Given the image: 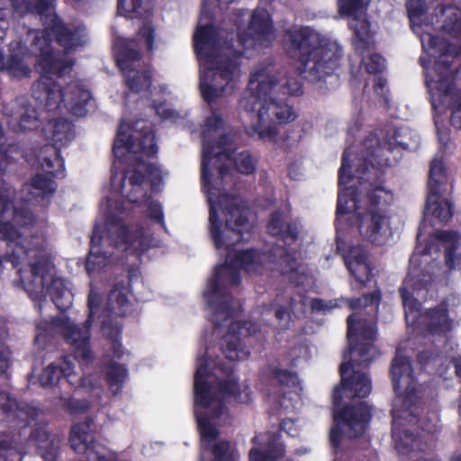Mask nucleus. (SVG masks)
<instances>
[{"mask_svg":"<svg viewBox=\"0 0 461 461\" xmlns=\"http://www.w3.org/2000/svg\"><path fill=\"white\" fill-rule=\"evenodd\" d=\"M272 33V20L265 9L254 10L248 28L238 33L242 50H235L229 42L221 47L219 32L212 23L197 27L193 38L194 50L204 68L199 87L207 104L214 103L228 88H234L240 75V59L244 56V50L263 45Z\"/></svg>","mask_w":461,"mask_h":461,"instance_id":"nucleus-1","label":"nucleus"},{"mask_svg":"<svg viewBox=\"0 0 461 461\" xmlns=\"http://www.w3.org/2000/svg\"><path fill=\"white\" fill-rule=\"evenodd\" d=\"M378 155L375 154L373 159L357 167L360 188H347L345 194L339 193L336 214H348L350 212L348 204L351 203L353 211L357 213L361 236L373 244L383 245L390 231L388 207L393 201V194L384 186L385 169L397 163V158H386L380 161Z\"/></svg>","mask_w":461,"mask_h":461,"instance_id":"nucleus-2","label":"nucleus"},{"mask_svg":"<svg viewBox=\"0 0 461 461\" xmlns=\"http://www.w3.org/2000/svg\"><path fill=\"white\" fill-rule=\"evenodd\" d=\"M0 240L7 243L6 261L14 267L23 262L30 267L29 277H24L19 270L21 283L29 297L41 302L49 294L56 307L65 312L72 304L73 294L65 280L51 273L54 266L46 252L44 236L33 234L29 239L12 221H0Z\"/></svg>","mask_w":461,"mask_h":461,"instance_id":"nucleus-3","label":"nucleus"},{"mask_svg":"<svg viewBox=\"0 0 461 461\" xmlns=\"http://www.w3.org/2000/svg\"><path fill=\"white\" fill-rule=\"evenodd\" d=\"M390 375L393 391L396 393L394 406L392 411V438L395 449L402 455L411 452H425L429 449L428 442L418 433L402 428L400 420L420 425V413L423 411V402L420 389L413 374L411 361L404 356L396 355L392 361Z\"/></svg>","mask_w":461,"mask_h":461,"instance_id":"nucleus-4","label":"nucleus"},{"mask_svg":"<svg viewBox=\"0 0 461 461\" xmlns=\"http://www.w3.org/2000/svg\"><path fill=\"white\" fill-rule=\"evenodd\" d=\"M76 63L73 58L55 52L50 49L42 50L37 60L41 76L32 86V95L40 103H44L49 112L60 108L61 104L77 117L86 116L92 99L89 90L78 83L71 82L65 88L51 76L62 77L69 74Z\"/></svg>","mask_w":461,"mask_h":461,"instance_id":"nucleus-5","label":"nucleus"},{"mask_svg":"<svg viewBox=\"0 0 461 461\" xmlns=\"http://www.w3.org/2000/svg\"><path fill=\"white\" fill-rule=\"evenodd\" d=\"M287 54L298 63L299 75L319 83L336 74L343 58L342 48L309 26L285 31Z\"/></svg>","mask_w":461,"mask_h":461,"instance_id":"nucleus-6","label":"nucleus"},{"mask_svg":"<svg viewBox=\"0 0 461 461\" xmlns=\"http://www.w3.org/2000/svg\"><path fill=\"white\" fill-rule=\"evenodd\" d=\"M209 228L215 248L226 249V259L232 267L240 270L257 265L258 252L254 249L236 251L230 257L233 247L241 241L243 230L249 223L246 208L238 203L236 197L227 193L220 194L216 202L212 198H209Z\"/></svg>","mask_w":461,"mask_h":461,"instance_id":"nucleus-7","label":"nucleus"},{"mask_svg":"<svg viewBox=\"0 0 461 461\" xmlns=\"http://www.w3.org/2000/svg\"><path fill=\"white\" fill-rule=\"evenodd\" d=\"M348 351L344 353V362L339 366L344 387L355 391L356 395H369L372 390L371 379L367 374L357 368H366L376 355V321L367 319L347 318Z\"/></svg>","mask_w":461,"mask_h":461,"instance_id":"nucleus-8","label":"nucleus"},{"mask_svg":"<svg viewBox=\"0 0 461 461\" xmlns=\"http://www.w3.org/2000/svg\"><path fill=\"white\" fill-rule=\"evenodd\" d=\"M104 240L113 249L124 247L125 249H133L138 253L149 250L152 241L142 224L130 227L121 215L109 213L104 225L95 224L93 228L90 249L86 260V270L90 276L104 269L112 257V252L102 249Z\"/></svg>","mask_w":461,"mask_h":461,"instance_id":"nucleus-9","label":"nucleus"},{"mask_svg":"<svg viewBox=\"0 0 461 461\" xmlns=\"http://www.w3.org/2000/svg\"><path fill=\"white\" fill-rule=\"evenodd\" d=\"M210 359L207 352L197 358V367L194 378V394L195 407L208 409L212 407L211 418L220 419L229 414L224 400L233 398L237 402L244 403L249 401V393L242 391L238 375L234 372V365L221 362L218 369L224 378L218 380L217 392L212 391V385L208 382L211 376Z\"/></svg>","mask_w":461,"mask_h":461,"instance_id":"nucleus-10","label":"nucleus"},{"mask_svg":"<svg viewBox=\"0 0 461 461\" xmlns=\"http://www.w3.org/2000/svg\"><path fill=\"white\" fill-rule=\"evenodd\" d=\"M34 411L26 403L20 402L4 392L0 393V423H5L13 430H20L28 426L29 419ZM23 446L21 443V431H0V461H22Z\"/></svg>","mask_w":461,"mask_h":461,"instance_id":"nucleus-11","label":"nucleus"},{"mask_svg":"<svg viewBox=\"0 0 461 461\" xmlns=\"http://www.w3.org/2000/svg\"><path fill=\"white\" fill-rule=\"evenodd\" d=\"M267 230L270 236L284 243V245H275L269 249L268 261L273 263L282 275L296 273L298 268L296 251H291L287 247L295 244L299 240L298 224L290 219L288 212L278 208L269 214Z\"/></svg>","mask_w":461,"mask_h":461,"instance_id":"nucleus-12","label":"nucleus"},{"mask_svg":"<svg viewBox=\"0 0 461 461\" xmlns=\"http://www.w3.org/2000/svg\"><path fill=\"white\" fill-rule=\"evenodd\" d=\"M264 72L256 70L250 76L249 86L252 87L255 83L258 84L249 101L252 104L251 110L258 112L259 122L282 124L294 121L296 114L293 106L272 91L278 86V82L276 78L268 81L264 79Z\"/></svg>","mask_w":461,"mask_h":461,"instance_id":"nucleus-13","label":"nucleus"},{"mask_svg":"<svg viewBox=\"0 0 461 461\" xmlns=\"http://www.w3.org/2000/svg\"><path fill=\"white\" fill-rule=\"evenodd\" d=\"M155 131L147 122H136L126 125L122 122L113 145V153L122 158L132 152L146 158H155L158 154Z\"/></svg>","mask_w":461,"mask_h":461,"instance_id":"nucleus-14","label":"nucleus"},{"mask_svg":"<svg viewBox=\"0 0 461 461\" xmlns=\"http://www.w3.org/2000/svg\"><path fill=\"white\" fill-rule=\"evenodd\" d=\"M241 282L240 270L231 267L229 260L214 268L213 276L208 281L203 297L214 314L223 315L227 320L231 316L232 295L229 286L239 285Z\"/></svg>","mask_w":461,"mask_h":461,"instance_id":"nucleus-15","label":"nucleus"},{"mask_svg":"<svg viewBox=\"0 0 461 461\" xmlns=\"http://www.w3.org/2000/svg\"><path fill=\"white\" fill-rule=\"evenodd\" d=\"M51 144H45L39 153V159L46 173L53 177L64 178L66 176L65 161L61 156V149L66 147L76 136L75 125L72 122L58 118L50 122Z\"/></svg>","mask_w":461,"mask_h":461,"instance_id":"nucleus-16","label":"nucleus"},{"mask_svg":"<svg viewBox=\"0 0 461 461\" xmlns=\"http://www.w3.org/2000/svg\"><path fill=\"white\" fill-rule=\"evenodd\" d=\"M449 183L447 169L442 160L435 158L430 162L426 200V214H430L440 222H447L453 216V204L443 194L447 192Z\"/></svg>","mask_w":461,"mask_h":461,"instance_id":"nucleus-17","label":"nucleus"},{"mask_svg":"<svg viewBox=\"0 0 461 461\" xmlns=\"http://www.w3.org/2000/svg\"><path fill=\"white\" fill-rule=\"evenodd\" d=\"M146 177H149L150 186L154 191L163 184L160 167L156 163L145 162L142 158L138 157L133 168L124 174L121 185L127 201L139 204L150 200L151 195L143 187Z\"/></svg>","mask_w":461,"mask_h":461,"instance_id":"nucleus-18","label":"nucleus"},{"mask_svg":"<svg viewBox=\"0 0 461 461\" xmlns=\"http://www.w3.org/2000/svg\"><path fill=\"white\" fill-rule=\"evenodd\" d=\"M402 129L396 128L393 129V133L387 134L386 138L379 143V145L370 153V155L366 158L359 159L358 167L365 161H370L373 159L372 158L375 154H379L377 156V159L383 161V159L386 158H390L393 159L394 157L397 158V161L401 158V150H407L409 149V145L405 143L402 139ZM357 167H356V170ZM356 176L358 179L359 185L358 186H346L348 185L354 176L351 172V164L348 156L347 150H345L341 157V166L338 172V185H339V193L345 194L347 188L359 189L361 185V180L358 177V174L356 171ZM339 194H338L339 195Z\"/></svg>","mask_w":461,"mask_h":461,"instance_id":"nucleus-19","label":"nucleus"},{"mask_svg":"<svg viewBox=\"0 0 461 461\" xmlns=\"http://www.w3.org/2000/svg\"><path fill=\"white\" fill-rule=\"evenodd\" d=\"M197 428L202 438V445L205 451L211 454V458L203 456L200 461H239V454L229 439L219 438L220 432L213 425L210 417L195 410Z\"/></svg>","mask_w":461,"mask_h":461,"instance_id":"nucleus-20","label":"nucleus"},{"mask_svg":"<svg viewBox=\"0 0 461 461\" xmlns=\"http://www.w3.org/2000/svg\"><path fill=\"white\" fill-rule=\"evenodd\" d=\"M226 136L221 135L217 140H210L203 138V160L201 164V185L203 188H216L212 185V174L210 165L218 172V178L222 179L230 173L227 164L230 155L225 151Z\"/></svg>","mask_w":461,"mask_h":461,"instance_id":"nucleus-21","label":"nucleus"},{"mask_svg":"<svg viewBox=\"0 0 461 461\" xmlns=\"http://www.w3.org/2000/svg\"><path fill=\"white\" fill-rule=\"evenodd\" d=\"M90 312L83 325L65 322L63 338L66 343L71 346L75 359L84 366L90 365L93 360V352L90 348L91 327L94 320L93 308L96 307L91 297L88 298Z\"/></svg>","mask_w":461,"mask_h":461,"instance_id":"nucleus-22","label":"nucleus"},{"mask_svg":"<svg viewBox=\"0 0 461 461\" xmlns=\"http://www.w3.org/2000/svg\"><path fill=\"white\" fill-rule=\"evenodd\" d=\"M373 417L372 407L366 402L348 403L333 412V421L345 428L348 438L362 437L369 428Z\"/></svg>","mask_w":461,"mask_h":461,"instance_id":"nucleus-23","label":"nucleus"},{"mask_svg":"<svg viewBox=\"0 0 461 461\" xmlns=\"http://www.w3.org/2000/svg\"><path fill=\"white\" fill-rule=\"evenodd\" d=\"M452 61L435 60L431 72H427L425 84L432 97L431 104L436 107L435 95H438L439 103L447 96H452L456 82L451 70Z\"/></svg>","mask_w":461,"mask_h":461,"instance_id":"nucleus-24","label":"nucleus"},{"mask_svg":"<svg viewBox=\"0 0 461 461\" xmlns=\"http://www.w3.org/2000/svg\"><path fill=\"white\" fill-rule=\"evenodd\" d=\"M452 326L453 320L449 316L448 303L446 301L425 309L420 314L419 328L424 337H447Z\"/></svg>","mask_w":461,"mask_h":461,"instance_id":"nucleus-25","label":"nucleus"},{"mask_svg":"<svg viewBox=\"0 0 461 461\" xmlns=\"http://www.w3.org/2000/svg\"><path fill=\"white\" fill-rule=\"evenodd\" d=\"M45 32L53 35L56 42L66 51L76 50L86 43L83 31L79 27L70 28L56 14L51 16Z\"/></svg>","mask_w":461,"mask_h":461,"instance_id":"nucleus-26","label":"nucleus"},{"mask_svg":"<svg viewBox=\"0 0 461 461\" xmlns=\"http://www.w3.org/2000/svg\"><path fill=\"white\" fill-rule=\"evenodd\" d=\"M248 324L247 321H232L229 332L222 339V352L230 361L245 360L250 354L239 335L242 330L247 329Z\"/></svg>","mask_w":461,"mask_h":461,"instance_id":"nucleus-27","label":"nucleus"},{"mask_svg":"<svg viewBox=\"0 0 461 461\" xmlns=\"http://www.w3.org/2000/svg\"><path fill=\"white\" fill-rule=\"evenodd\" d=\"M267 441L263 450L252 447L249 450V461H278L285 455V446L281 441L278 432H268L265 435Z\"/></svg>","mask_w":461,"mask_h":461,"instance_id":"nucleus-28","label":"nucleus"},{"mask_svg":"<svg viewBox=\"0 0 461 461\" xmlns=\"http://www.w3.org/2000/svg\"><path fill=\"white\" fill-rule=\"evenodd\" d=\"M69 358L68 356L63 357L59 360V364L51 363L45 367L39 378L41 386L50 387L59 384L62 377H69L73 369Z\"/></svg>","mask_w":461,"mask_h":461,"instance_id":"nucleus-29","label":"nucleus"},{"mask_svg":"<svg viewBox=\"0 0 461 461\" xmlns=\"http://www.w3.org/2000/svg\"><path fill=\"white\" fill-rule=\"evenodd\" d=\"M264 70V79L267 81L271 78H276L278 82V86L275 90H272L278 95H282L284 98L291 95H301L303 94V85L298 79L294 77H281L279 72L273 73V68H260Z\"/></svg>","mask_w":461,"mask_h":461,"instance_id":"nucleus-30","label":"nucleus"},{"mask_svg":"<svg viewBox=\"0 0 461 461\" xmlns=\"http://www.w3.org/2000/svg\"><path fill=\"white\" fill-rule=\"evenodd\" d=\"M105 382L113 393L117 395L122 393L125 380L128 377L126 365L112 361L106 364Z\"/></svg>","mask_w":461,"mask_h":461,"instance_id":"nucleus-31","label":"nucleus"},{"mask_svg":"<svg viewBox=\"0 0 461 461\" xmlns=\"http://www.w3.org/2000/svg\"><path fill=\"white\" fill-rule=\"evenodd\" d=\"M12 120L21 131H32L39 126V114L31 104L19 105L12 115Z\"/></svg>","mask_w":461,"mask_h":461,"instance_id":"nucleus-32","label":"nucleus"},{"mask_svg":"<svg viewBox=\"0 0 461 461\" xmlns=\"http://www.w3.org/2000/svg\"><path fill=\"white\" fill-rule=\"evenodd\" d=\"M37 215L27 205L14 206L13 208L12 222L18 230H28L31 235L27 236L29 239L33 234H38V230L34 231L37 223Z\"/></svg>","mask_w":461,"mask_h":461,"instance_id":"nucleus-33","label":"nucleus"},{"mask_svg":"<svg viewBox=\"0 0 461 461\" xmlns=\"http://www.w3.org/2000/svg\"><path fill=\"white\" fill-rule=\"evenodd\" d=\"M57 188L58 185L51 177L36 174L31 179L29 191L32 196L44 199L53 195Z\"/></svg>","mask_w":461,"mask_h":461,"instance_id":"nucleus-34","label":"nucleus"},{"mask_svg":"<svg viewBox=\"0 0 461 461\" xmlns=\"http://www.w3.org/2000/svg\"><path fill=\"white\" fill-rule=\"evenodd\" d=\"M127 87L133 93L151 92L152 74L149 70L131 69L126 78Z\"/></svg>","mask_w":461,"mask_h":461,"instance_id":"nucleus-35","label":"nucleus"},{"mask_svg":"<svg viewBox=\"0 0 461 461\" xmlns=\"http://www.w3.org/2000/svg\"><path fill=\"white\" fill-rule=\"evenodd\" d=\"M428 45L432 54L437 57L436 60L453 62V44L444 37L429 34Z\"/></svg>","mask_w":461,"mask_h":461,"instance_id":"nucleus-36","label":"nucleus"},{"mask_svg":"<svg viewBox=\"0 0 461 461\" xmlns=\"http://www.w3.org/2000/svg\"><path fill=\"white\" fill-rule=\"evenodd\" d=\"M269 375L270 378L276 381L279 385L291 388L295 387L299 384L296 372L284 369L279 366H270Z\"/></svg>","mask_w":461,"mask_h":461,"instance_id":"nucleus-37","label":"nucleus"},{"mask_svg":"<svg viewBox=\"0 0 461 461\" xmlns=\"http://www.w3.org/2000/svg\"><path fill=\"white\" fill-rule=\"evenodd\" d=\"M4 66V68L7 69L14 77H28L32 73L31 68L25 64L23 57L18 54L8 56Z\"/></svg>","mask_w":461,"mask_h":461,"instance_id":"nucleus-38","label":"nucleus"},{"mask_svg":"<svg viewBox=\"0 0 461 461\" xmlns=\"http://www.w3.org/2000/svg\"><path fill=\"white\" fill-rule=\"evenodd\" d=\"M235 164L238 170L243 175H252L256 171V160L249 150L238 153Z\"/></svg>","mask_w":461,"mask_h":461,"instance_id":"nucleus-39","label":"nucleus"},{"mask_svg":"<svg viewBox=\"0 0 461 461\" xmlns=\"http://www.w3.org/2000/svg\"><path fill=\"white\" fill-rule=\"evenodd\" d=\"M347 267L350 274L355 277L356 281L359 284V287H366L372 276L370 262L362 263L357 266H347Z\"/></svg>","mask_w":461,"mask_h":461,"instance_id":"nucleus-40","label":"nucleus"},{"mask_svg":"<svg viewBox=\"0 0 461 461\" xmlns=\"http://www.w3.org/2000/svg\"><path fill=\"white\" fill-rule=\"evenodd\" d=\"M109 300L114 302L120 313L124 314L129 306V300L125 287L122 285L116 284L109 294Z\"/></svg>","mask_w":461,"mask_h":461,"instance_id":"nucleus-41","label":"nucleus"},{"mask_svg":"<svg viewBox=\"0 0 461 461\" xmlns=\"http://www.w3.org/2000/svg\"><path fill=\"white\" fill-rule=\"evenodd\" d=\"M140 58L141 55L138 50L123 44L119 50L117 63L122 69H126L130 62L140 60Z\"/></svg>","mask_w":461,"mask_h":461,"instance_id":"nucleus-42","label":"nucleus"},{"mask_svg":"<svg viewBox=\"0 0 461 461\" xmlns=\"http://www.w3.org/2000/svg\"><path fill=\"white\" fill-rule=\"evenodd\" d=\"M448 109L450 110L449 121L451 125L457 130H461V92L452 95Z\"/></svg>","mask_w":461,"mask_h":461,"instance_id":"nucleus-43","label":"nucleus"},{"mask_svg":"<svg viewBox=\"0 0 461 461\" xmlns=\"http://www.w3.org/2000/svg\"><path fill=\"white\" fill-rule=\"evenodd\" d=\"M345 261L347 266H357L362 263H369L368 251L361 246L351 247Z\"/></svg>","mask_w":461,"mask_h":461,"instance_id":"nucleus-44","label":"nucleus"},{"mask_svg":"<svg viewBox=\"0 0 461 461\" xmlns=\"http://www.w3.org/2000/svg\"><path fill=\"white\" fill-rule=\"evenodd\" d=\"M59 447V440L52 438L47 444L41 446V447L37 449V453L44 461H58Z\"/></svg>","mask_w":461,"mask_h":461,"instance_id":"nucleus-45","label":"nucleus"},{"mask_svg":"<svg viewBox=\"0 0 461 461\" xmlns=\"http://www.w3.org/2000/svg\"><path fill=\"white\" fill-rule=\"evenodd\" d=\"M265 122H266L258 121L257 124L251 127V131H249V134L257 133L259 140L275 142L278 131L275 126H267L266 128H262V124Z\"/></svg>","mask_w":461,"mask_h":461,"instance_id":"nucleus-46","label":"nucleus"},{"mask_svg":"<svg viewBox=\"0 0 461 461\" xmlns=\"http://www.w3.org/2000/svg\"><path fill=\"white\" fill-rule=\"evenodd\" d=\"M53 8L52 0L30 1L24 13H32L41 16H47Z\"/></svg>","mask_w":461,"mask_h":461,"instance_id":"nucleus-47","label":"nucleus"},{"mask_svg":"<svg viewBox=\"0 0 461 461\" xmlns=\"http://www.w3.org/2000/svg\"><path fill=\"white\" fill-rule=\"evenodd\" d=\"M61 401L62 409L70 414H82L85 413L88 409V404L86 401H81L71 397L64 398Z\"/></svg>","mask_w":461,"mask_h":461,"instance_id":"nucleus-48","label":"nucleus"},{"mask_svg":"<svg viewBox=\"0 0 461 461\" xmlns=\"http://www.w3.org/2000/svg\"><path fill=\"white\" fill-rule=\"evenodd\" d=\"M118 12L124 15L142 14V0H118Z\"/></svg>","mask_w":461,"mask_h":461,"instance_id":"nucleus-49","label":"nucleus"},{"mask_svg":"<svg viewBox=\"0 0 461 461\" xmlns=\"http://www.w3.org/2000/svg\"><path fill=\"white\" fill-rule=\"evenodd\" d=\"M385 59L382 55L374 53L371 54L365 62L366 71L368 74L378 75L384 69Z\"/></svg>","mask_w":461,"mask_h":461,"instance_id":"nucleus-50","label":"nucleus"},{"mask_svg":"<svg viewBox=\"0 0 461 461\" xmlns=\"http://www.w3.org/2000/svg\"><path fill=\"white\" fill-rule=\"evenodd\" d=\"M406 9L411 21L420 19L427 12L425 0H407Z\"/></svg>","mask_w":461,"mask_h":461,"instance_id":"nucleus-51","label":"nucleus"},{"mask_svg":"<svg viewBox=\"0 0 461 461\" xmlns=\"http://www.w3.org/2000/svg\"><path fill=\"white\" fill-rule=\"evenodd\" d=\"M50 440L49 432L42 426H36L33 428L28 438V441L34 445L37 449Z\"/></svg>","mask_w":461,"mask_h":461,"instance_id":"nucleus-52","label":"nucleus"},{"mask_svg":"<svg viewBox=\"0 0 461 461\" xmlns=\"http://www.w3.org/2000/svg\"><path fill=\"white\" fill-rule=\"evenodd\" d=\"M402 305L405 312L411 313L419 312L420 310V303L413 297L412 294L407 288L402 287L399 290Z\"/></svg>","mask_w":461,"mask_h":461,"instance_id":"nucleus-53","label":"nucleus"},{"mask_svg":"<svg viewBox=\"0 0 461 461\" xmlns=\"http://www.w3.org/2000/svg\"><path fill=\"white\" fill-rule=\"evenodd\" d=\"M363 7V0H339V13L346 16L357 14Z\"/></svg>","mask_w":461,"mask_h":461,"instance_id":"nucleus-54","label":"nucleus"},{"mask_svg":"<svg viewBox=\"0 0 461 461\" xmlns=\"http://www.w3.org/2000/svg\"><path fill=\"white\" fill-rule=\"evenodd\" d=\"M434 237L436 240L447 243V247L459 248L460 235L456 230H438L435 231Z\"/></svg>","mask_w":461,"mask_h":461,"instance_id":"nucleus-55","label":"nucleus"},{"mask_svg":"<svg viewBox=\"0 0 461 461\" xmlns=\"http://www.w3.org/2000/svg\"><path fill=\"white\" fill-rule=\"evenodd\" d=\"M139 34L145 41L147 50L152 51L155 41V28L150 21H146L140 26Z\"/></svg>","mask_w":461,"mask_h":461,"instance_id":"nucleus-56","label":"nucleus"},{"mask_svg":"<svg viewBox=\"0 0 461 461\" xmlns=\"http://www.w3.org/2000/svg\"><path fill=\"white\" fill-rule=\"evenodd\" d=\"M146 215L151 221L165 225L164 221V213L162 210V206L158 201H150L148 204V209L146 212Z\"/></svg>","mask_w":461,"mask_h":461,"instance_id":"nucleus-57","label":"nucleus"},{"mask_svg":"<svg viewBox=\"0 0 461 461\" xmlns=\"http://www.w3.org/2000/svg\"><path fill=\"white\" fill-rule=\"evenodd\" d=\"M342 390L346 391L347 393H349L350 396L352 398H356V397L366 398L367 396V395L357 396V395H356L355 391L349 390V389L344 387L342 384V377L340 376V384L337 385L333 389V392H332L333 411H335V409L339 410L342 407L341 406V402H342V399H343Z\"/></svg>","mask_w":461,"mask_h":461,"instance_id":"nucleus-58","label":"nucleus"},{"mask_svg":"<svg viewBox=\"0 0 461 461\" xmlns=\"http://www.w3.org/2000/svg\"><path fill=\"white\" fill-rule=\"evenodd\" d=\"M343 435H345V428L334 423V426L330 430V444L335 454H338L341 447Z\"/></svg>","mask_w":461,"mask_h":461,"instance_id":"nucleus-59","label":"nucleus"},{"mask_svg":"<svg viewBox=\"0 0 461 461\" xmlns=\"http://www.w3.org/2000/svg\"><path fill=\"white\" fill-rule=\"evenodd\" d=\"M456 246L445 248V264L449 270H454L461 266V255L457 254Z\"/></svg>","mask_w":461,"mask_h":461,"instance_id":"nucleus-60","label":"nucleus"},{"mask_svg":"<svg viewBox=\"0 0 461 461\" xmlns=\"http://www.w3.org/2000/svg\"><path fill=\"white\" fill-rule=\"evenodd\" d=\"M442 28L453 38L461 39V18H449L445 21Z\"/></svg>","mask_w":461,"mask_h":461,"instance_id":"nucleus-61","label":"nucleus"},{"mask_svg":"<svg viewBox=\"0 0 461 461\" xmlns=\"http://www.w3.org/2000/svg\"><path fill=\"white\" fill-rule=\"evenodd\" d=\"M151 107L164 120L172 119L176 116L175 110L166 106V101L153 100Z\"/></svg>","mask_w":461,"mask_h":461,"instance_id":"nucleus-62","label":"nucleus"},{"mask_svg":"<svg viewBox=\"0 0 461 461\" xmlns=\"http://www.w3.org/2000/svg\"><path fill=\"white\" fill-rule=\"evenodd\" d=\"M363 307H374L375 312H377L382 295L380 290H375L372 293L363 294Z\"/></svg>","mask_w":461,"mask_h":461,"instance_id":"nucleus-63","label":"nucleus"},{"mask_svg":"<svg viewBox=\"0 0 461 461\" xmlns=\"http://www.w3.org/2000/svg\"><path fill=\"white\" fill-rule=\"evenodd\" d=\"M104 335L111 340V342L120 340L122 330L119 326L113 325L111 322H104L102 326Z\"/></svg>","mask_w":461,"mask_h":461,"instance_id":"nucleus-64","label":"nucleus"}]
</instances>
